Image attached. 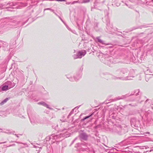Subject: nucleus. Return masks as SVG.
Returning <instances> with one entry per match:
<instances>
[{
	"instance_id": "nucleus-3",
	"label": "nucleus",
	"mask_w": 153,
	"mask_h": 153,
	"mask_svg": "<svg viewBox=\"0 0 153 153\" xmlns=\"http://www.w3.org/2000/svg\"><path fill=\"white\" fill-rule=\"evenodd\" d=\"M92 115H90L89 116H87L85 117L83 119H82V120L84 121L85 120L88 118L90 117H91V116Z\"/></svg>"
},
{
	"instance_id": "nucleus-4",
	"label": "nucleus",
	"mask_w": 153,
	"mask_h": 153,
	"mask_svg": "<svg viewBox=\"0 0 153 153\" xmlns=\"http://www.w3.org/2000/svg\"><path fill=\"white\" fill-rule=\"evenodd\" d=\"M41 103L45 107H48V105L45 103L43 102L42 103Z\"/></svg>"
},
{
	"instance_id": "nucleus-6",
	"label": "nucleus",
	"mask_w": 153,
	"mask_h": 153,
	"mask_svg": "<svg viewBox=\"0 0 153 153\" xmlns=\"http://www.w3.org/2000/svg\"><path fill=\"white\" fill-rule=\"evenodd\" d=\"M56 0L57 1H63L64 0Z\"/></svg>"
},
{
	"instance_id": "nucleus-1",
	"label": "nucleus",
	"mask_w": 153,
	"mask_h": 153,
	"mask_svg": "<svg viewBox=\"0 0 153 153\" xmlns=\"http://www.w3.org/2000/svg\"><path fill=\"white\" fill-rule=\"evenodd\" d=\"M1 89L2 90L4 91L7 90L9 89L8 86L7 85L4 86L2 87Z\"/></svg>"
},
{
	"instance_id": "nucleus-5",
	"label": "nucleus",
	"mask_w": 153,
	"mask_h": 153,
	"mask_svg": "<svg viewBox=\"0 0 153 153\" xmlns=\"http://www.w3.org/2000/svg\"><path fill=\"white\" fill-rule=\"evenodd\" d=\"M83 0V3L88 2H89V0Z\"/></svg>"
},
{
	"instance_id": "nucleus-2",
	"label": "nucleus",
	"mask_w": 153,
	"mask_h": 153,
	"mask_svg": "<svg viewBox=\"0 0 153 153\" xmlns=\"http://www.w3.org/2000/svg\"><path fill=\"white\" fill-rule=\"evenodd\" d=\"M8 98H7L5 100H4L2 102L0 103V105H2L3 104H4V103H6L8 100H9Z\"/></svg>"
}]
</instances>
